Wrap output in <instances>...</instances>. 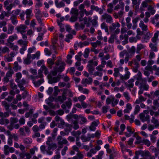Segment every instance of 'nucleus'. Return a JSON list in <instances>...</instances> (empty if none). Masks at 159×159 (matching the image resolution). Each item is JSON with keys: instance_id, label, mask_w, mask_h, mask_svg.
<instances>
[{"instance_id": "obj_1", "label": "nucleus", "mask_w": 159, "mask_h": 159, "mask_svg": "<svg viewBox=\"0 0 159 159\" xmlns=\"http://www.w3.org/2000/svg\"><path fill=\"white\" fill-rule=\"evenodd\" d=\"M65 64L64 62H61L59 60L57 61L55 65L53 66L52 73L53 75H56L58 72H61L64 70Z\"/></svg>"}, {"instance_id": "obj_54", "label": "nucleus", "mask_w": 159, "mask_h": 159, "mask_svg": "<svg viewBox=\"0 0 159 159\" xmlns=\"http://www.w3.org/2000/svg\"><path fill=\"white\" fill-rule=\"evenodd\" d=\"M2 105L4 107L6 111H8L9 108V105L7 103L6 101H3L2 102Z\"/></svg>"}, {"instance_id": "obj_14", "label": "nucleus", "mask_w": 159, "mask_h": 159, "mask_svg": "<svg viewBox=\"0 0 159 159\" xmlns=\"http://www.w3.org/2000/svg\"><path fill=\"white\" fill-rule=\"evenodd\" d=\"M126 130L127 132H125V134L127 137H130L134 133V131L132 130L131 127L129 126H127Z\"/></svg>"}, {"instance_id": "obj_15", "label": "nucleus", "mask_w": 159, "mask_h": 159, "mask_svg": "<svg viewBox=\"0 0 159 159\" xmlns=\"http://www.w3.org/2000/svg\"><path fill=\"white\" fill-rule=\"evenodd\" d=\"M24 63L26 65L30 64L32 61L31 55L29 54H27L26 58H24Z\"/></svg>"}, {"instance_id": "obj_61", "label": "nucleus", "mask_w": 159, "mask_h": 159, "mask_svg": "<svg viewBox=\"0 0 159 159\" xmlns=\"http://www.w3.org/2000/svg\"><path fill=\"white\" fill-rule=\"evenodd\" d=\"M71 12L73 15H75L78 16V10L75 9L73 8L72 9Z\"/></svg>"}, {"instance_id": "obj_51", "label": "nucleus", "mask_w": 159, "mask_h": 159, "mask_svg": "<svg viewBox=\"0 0 159 159\" xmlns=\"http://www.w3.org/2000/svg\"><path fill=\"white\" fill-rule=\"evenodd\" d=\"M125 125L123 124H122L120 126V129L121 130L119 132V134L120 135H122L123 134V131H124L125 129Z\"/></svg>"}, {"instance_id": "obj_49", "label": "nucleus", "mask_w": 159, "mask_h": 159, "mask_svg": "<svg viewBox=\"0 0 159 159\" xmlns=\"http://www.w3.org/2000/svg\"><path fill=\"white\" fill-rule=\"evenodd\" d=\"M142 144H145L147 145L148 147H149L151 145V142L147 139H143Z\"/></svg>"}, {"instance_id": "obj_6", "label": "nucleus", "mask_w": 159, "mask_h": 159, "mask_svg": "<svg viewBox=\"0 0 159 159\" xmlns=\"http://www.w3.org/2000/svg\"><path fill=\"white\" fill-rule=\"evenodd\" d=\"M55 120L57 122H59L58 123V126L60 128H65V126L66 124V123H65L64 120L61 118L59 117V116H57L55 118Z\"/></svg>"}, {"instance_id": "obj_56", "label": "nucleus", "mask_w": 159, "mask_h": 159, "mask_svg": "<svg viewBox=\"0 0 159 159\" xmlns=\"http://www.w3.org/2000/svg\"><path fill=\"white\" fill-rule=\"evenodd\" d=\"M101 28L102 29L105 30V31L106 32H108V27L106 24L105 23H102L101 25Z\"/></svg>"}, {"instance_id": "obj_32", "label": "nucleus", "mask_w": 159, "mask_h": 159, "mask_svg": "<svg viewBox=\"0 0 159 159\" xmlns=\"http://www.w3.org/2000/svg\"><path fill=\"white\" fill-rule=\"evenodd\" d=\"M72 125L69 124L68 123H66L65 126V131L66 132L70 131L72 129Z\"/></svg>"}, {"instance_id": "obj_19", "label": "nucleus", "mask_w": 159, "mask_h": 159, "mask_svg": "<svg viewBox=\"0 0 159 159\" xmlns=\"http://www.w3.org/2000/svg\"><path fill=\"white\" fill-rule=\"evenodd\" d=\"M55 4L56 7L57 8H61L65 6V4L63 2H58L57 0L55 1Z\"/></svg>"}, {"instance_id": "obj_53", "label": "nucleus", "mask_w": 159, "mask_h": 159, "mask_svg": "<svg viewBox=\"0 0 159 159\" xmlns=\"http://www.w3.org/2000/svg\"><path fill=\"white\" fill-rule=\"evenodd\" d=\"M38 75L37 76H34L36 78H41L43 76V75L42 74L43 71L41 69V68L40 69L38 70Z\"/></svg>"}, {"instance_id": "obj_60", "label": "nucleus", "mask_w": 159, "mask_h": 159, "mask_svg": "<svg viewBox=\"0 0 159 159\" xmlns=\"http://www.w3.org/2000/svg\"><path fill=\"white\" fill-rule=\"evenodd\" d=\"M100 44L101 42L98 40L97 41L95 42L92 43H91L92 46L94 48H96L98 46L100 45Z\"/></svg>"}, {"instance_id": "obj_40", "label": "nucleus", "mask_w": 159, "mask_h": 159, "mask_svg": "<svg viewBox=\"0 0 159 159\" xmlns=\"http://www.w3.org/2000/svg\"><path fill=\"white\" fill-rule=\"evenodd\" d=\"M153 106L152 107V108L156 110L157 108L159 107L158 101L157 100H154L153 102Z\"/></svg>"}, {"instance_id": "obj_9", "label": "nucleus", "mask_w": 159, "mask_h": 159, "mask_svg": "<svg viewBox=\"0 0 159 159\" xmlns=\"http://www.w3.org/2000/svg\"><path fill=\"white\" fill-rule=\"evenodd\" d=\"M93 79L91 77L83 79L81 81V83L83 86L86 87L87 84H89L92 83Z\"/></svg>"}, {"instance_id": "obj_63", "label": "nucleus", "mask_w": 159, "mask_h": 159, "mask_svg": "<svg viewBox=\"0 0 159 159\" xmlns=\"http://www.w3.org/2000/svg\"><path fill=\"white\" fill-rule=\"evenodd\" d=\"M123 94L126 100L129 101L130 99L129 93L127 92H125L123 93Z\"/></svg>"}, {"instance_id": "obj_10", "label": "nucleus", "mask_w": 159, "mask_h": 159, "mask_svg": "<svg viewBox=\"0 0 159 159\" xmlns=\"http://www.w3.org/2000/svg\"><path fill=\"white\" fill-rule=\"evenodd\" d=\"M27 26L24 25H21L19 26L16 27L18 32H20L21 34H23L25 32Z\"/></svg>"}, {"instance_id": "obj_27", "label": "nucleus", "mask_w": 159, "mask_h": 159, "mask_svg": "<svg viewBox=\"0 0 159 159\" xmlns=\"http://www.w3.org/2000/svg\"><path fill=\"white\" fill-rule=\"evenodd\" d=\"M8 30L7 34H11L12 33L14 27L11 24H9L8 25Z\"/></svg>"}, {"instance_id": "obj_30", "label": "nucleus", "mask_w": 159, "mask_h": 159, "mask_svg": "<svg viewBox=\"0 0 159 159\" xmlns=\"http://www.w3.org/2000/svg\"><path fill=\"white\" fill-rule=\"evenodd\" d=\"M98 20V17L97 16H93V19L92 20L91 22L92 25L94 26H96L98 25V22L97 20Z\"/></svg>"}, {"instance_id": "obj_5", "label": "nucleus", "mask_w": 159, "mask_h": 159, "mask_svg": "<svg viewBox=\"0 0 159 159\" xmlns=\"http://www.w3.org/2000/svg\"><path fill=\"white\" fill-rule=\"evenodd\" d=\"M67 92L66 90L63 91L61 96H58L57 98L55 99V101L56 102H59L61 103H62L66 98Z\"/></svg>"}, {"instance_id": "obj_50", "label": "nucleus", "mask_w": 159, "mask_h": 159, "mask_svg": "<svg viewBox=\"0 0 159 159\" xmlns=\"http://www.w3.org/2000/svg\"><path fill=\"white\" fill-rule=\"evenodd\" d=\"M116 37V35L115 34H112L108 40V42L109 43H113L114 41V39Z\"/></svg>"}, {"instance_id": "obj_31", "label": "nucleus", "mask_w": 159, "mask_h": 159, "mask_svg": "<svg viewBox=\"0 0 159 159\" xmlns=\"http://www.w3.org/2000/svg\"><path fill=\"white\" fill-rule=\"evenodd\" d=\"M140 154V153L139 152ZM141 156L142 157H150L151 154L148 151H145L144 152H142L141 153Z\"/></svg>"}, {"instance_id": "obj_39", "label": "nucleus", "mask_w": 159, "mask_h": 159, "mask_svg": "<svg viewBox=\"0 0 159 159\" xmlns=\"http://www.w3.org/2000/svg\"><path fill=\"white\" fill-rule=\"evenodd\" d=\"M78 123V122L77 120H74L72 121L71 125L76 130L79 129V126Z\"/></svg>"}, {"instance_id": "obj_7", "label": "nucleus", "mask_w": 159, "mask_h": 159, "mask_svg": "<svg viewBox=\"0 0 159 159\" xmlns=\"http://www.w3.org/2000/svg\"><path fill=\"white\" fill-rule=\"evenodd\" d=\"M102 20H106V22L111 23L113 22L112 18L111 16L109 14L105 13L102 16Z\"/></svg>"}, {"instance_id": "obj_28", "label": "nucleus", "mask_w": 159, "mask_h": 159, "mask_svg": "<svg viewBox=\"0 0 159 159\" xmlns=\"http://www.w3.org/2000/svg\"><path fill=\"white\" fill-rule=\"evenodd\" d=\"M120 26V24L118 22L113 23L111 24V26H110V28L111 30H115L116 27L119 28Z\"/></svg>"}, {"instance_id": "obj_33", "label": "nucleus", "mask_w": 159, "mask_h": 159, "mask_svg": "<svg viewBox=\"0 0 159 159\" xmlns=\"http://www.w3.org/2000/svg\"><path fill=\"white\" fill-rule=\"evenodd\" d=\"M148 2H146L145 1H143L141 5V7L140 8V10L141 11H143L144 10L143 8L147 7L148 6Z\"/></svg>"}, {"instance_id": "obj_64", "label": "nucleus", "mask_w": 159, "mask_h": 159, "mask_svg": "<svg viewBox=\"0 0 159 159\" xmlns=\"http://www.w3.org/2000/svg\"><path fill=\"white\" fill-rule=\"evenodd\" d=\"M140 108L139 105H136V106L135 109L134 111V115H136L138 113L139 111Z\"/></svg>"}, {"instance_id": "obj_57", "label": "nucleus", "mask_w": 159, "mask_h": 159, "mask_svg": "<svg viewBox=\"0 0 159 159\" xmlns=\"http://www.w3.org/2000/svg\"><path fill=\"white\" fill-rule=\"evenodd\" d=\"M18 43L21 45H23V46H27V43L25 41H24L22 39H20L17 41Z\"/></svg>"}, {"instance_id": "obj_59", "label": "nucleus", "mask_w": 159, "mask_h": 159, "mask_svg": "<svg viewBox=\"0 0 159 159\" xmlns=\"http://www.w3.org/2000/svg\"><path fill=\"white\" fill-rule=\"evenodd\" d=\"M18 121V120L17 118L11 117L10 119V123L13 124L17 123Z\"/></svg>"}, {"instance_id": "obj_16", "label": "nucleus", "mask_w": 159, "mask_h": 159, "mask_svg": "<svg viewBox=\"0 0 159 159\" xmlns=\"http://www.w3.org/2000/svg\"><path fill=\"white\" fill-rule=\"evenodd\" d=\"M99 123V121L97 120V121H94L93 122L91 125L89 127L90 130L92 131H95V130L96 127Z\"/></svg>"}, {"instance_id": "obj_62", "label": "nucleus", "mask_w": 159, "mask_h": 159, "mask_svg": "<svg viewBox=\"0 0 159 159\" xmlns=\"http://www.w3.org/2000/svg\"><path fill=\"white\" fill-rule=\"evenodd\" d=\"M14 73L12 69L9 70L6 73V75L7 77H11L12 75Z\"/></svg>"}, {"instance_id": "obj_17", "label": "nucleus", "mask_w": 159, "mask_h": 159, "mask_svg": "<svg viewBox=\"0 0 159 159\" xmlns=\"http://www.w3.org/2000/svg\"><path fill=\"white\" fill-rule=\"evenodd\" d=\"M130 73L129 71H127L125 72V74L124 75H120V78L122 80H127L130 77Z\"/></svg>"}, {"instance_id": "obj_55", "label": "nucleus", "mask_w": 159, "mask_h": 159, "mask_svg": "<svg viewBox=\"0 0 159 159\" xmlns=\"http://www.w3.org/2000/svg\"><path fill=\"white\" fill-rule=\"evenodd\" d=\"M89 53V49L88 48H86L84 51V57L85 58L88 57Z\"/></svg>"}, {"instance_id": "obj_22", "label": "nucleus", "mask_w": 159, "mask_h": 159, "mask_svg": "<svg viewBox=\"0 0 159 159\" xmlns=\"http://www.w3.org/2000/svg\"><path fill=\"white\" fill-rule=\"evenodd\" d=\"M84 25L82 23L80 24L78 23H76L75 25V27L76 30H80V29H83L84 27Z\"/></svg>"}, {"instance_id": "obj_58", "label": "nucleus", "mask_w": 159, "mask_h": 159, "mask_svg": "<svg viewBox=\"0 0 159 159\" xmlns=\"http://www.w3.org/2000/svg\"><path fill=\"white\" fill-rule=\"evenodd\" d=\"M54 98H48V100L46 99L45 100V102L49 106H50L51 107H53L52 106V103L51 102H49V101H52L53 100Z\"/></svg>"}, {"instance_id": "obj_8", "label": "nucleus", "mask_w": 159, "mask_h": 159, "mask_svg": "<svg viewBox=\"0 0 159 159\" xmlns=\"http://www.w3.org/2000/svg\"><path fill=\"white\" fill-rule=\"evenodd\" d=\"M13 1V0H7L5 1L4 3V6L6 9L8 11H10L14 6L13 4L9 3Z\"/></svg>"}, {"instance_id": "obj_23", "label": "nucleus", "mask_w": 159, "mask_h": 159, "mask_svg": "<svg viewBox=\"0 0 159 159\" xmlns=\"http://www.w3.org/2000/svg\"><path fill=\"white\" fill-rule=\"evenodd\" d=\"M32 142V140L30 138H27L24 139L23 142L26 145L28 146Z\"/></svg>"}, {"instance_id": "obj_26", "label": "nucleus", "mask_w": 159, "mask_h": 159, "mask_svg": "<svg viewBox=\"0 0 159 159\" xmlns=\"http://www.w3.org/2000/svg\"><path fill=\"white\" fill-rule=\"evenodd\" d=\"M32 11V9H27L25 12V13L26 15V18L27 19H30L32 16L31 14Z\"/></svg>"}, {"instance_id": "obj_34", "label": "nucleus", "mask_w": 159, "mask_h": 159, "mask_svg": "<svg viewBox=\"0 0 159 159\" xmlns=\"http://www.w3.org/2000/svg\"><path fill=\"white\" fill-rule=\"evenodd\" d=\"M9 122V121L7 119L2 118L0 119V124L2 125H7Z\"/></svg>"}, {"instance_id": "obj_36", "label": "nucleus", "mask_w": 159, "mask_h": 159, "mask_svg": "<svg viewBox=\"0 0 159 159\" xmlns=\"http://www.w3.org/2000/svg\"><path fill=\"white\" fill-rule=\"evenodd\" d=\"M134 80L133 79H131L128 80V84L127 85V86L130 88H132L134 86Z\"/></svg>"}, {"instance_id": "obj_3", "label": "nucleus", "mask_w": 159, "mask_h": 159, "mask_svg": "<svg viewBox=\"0 0 159 159\" xmlns=\"http://www.w3.org/2000/svg\"><path fill=\"white\" fill-rule=\"evenodd\" d=\"M98 64L96 61H94L91 60L89 61L88 64L87 66L88 70L91 75H93L95 70V66Z\"/></svg>"}, {"instance_id": "obj_42", "label": "nucleus", "mask_w": 159, "mask_h": 159, "mask_svg": "<svg viewBox=\"0 0 159 159\" xmlns=\"http://www.w3.org/2000/svg\"><path fill=\"white\" fill-rule=\"evenodd\" d=\"M41 68L42 71H43L44 74L45 75H47L48 73V70L46 66L44 65H43Z\"/></svg>"}, {"instance_id": "obj_48", "label": "nucleus", "mask_w": 159, "mask_h": 159, "mask_svg": "<svg viewBox=\"0 0 159 159\" xmlns=\"http://www.w3.org/2000/svg\"><path fill=\"white\" fill-rule=\"evenodd\" d=\"M4 154L6 155H8L9 154V150H8V149L9 148V146L7 145H4Z\"/></svg>"}, {"instance_id": "obj_18", "label": "nucleus", "mask_w": 159, "mask_h": 159, "mask_svg": "<svg viewBox=\"0 0 159 159\" xmlns=\"http://www.w3.org/2000/svg\"><path fill=\"white\" fill-rule=\"evenodd\" d=\"M139 26L143 31H147L148 30V26L144 24V22L142 20H141L139 24Z\"/></svg>"}, {"instance_id": "obj_44", "label": "nucleus", "mask_w": 159, "mask_h": 159, "mask_svg": "<svg viewBox=\"0 0 159 159\" xmlns=\"http://www.w3.org/2000/svg\"><path fill=\"white\" fill-rule=\"evenodd\" d=\"M152 123L154 124L156 127L158 126L159 125V122L158 120L155 118L152 117L151 120Z\"/></svg>"}, {"instance_id": "obj_45", "label": "nucleus", "mask_w": 159, "mask_h": 159, "mask_svg": "<svg viewBox=\"0 0 159 159\" xmlns=\"http://www.w3.org/2000/svg\"><path fill=\"white\" fill-rule=\"evenodd\" d=\"M114 72L113 74V75L115 77H117L118 75L120 76V75H121L119 72V70L118 68H115L114 69Z\"/></svg>"}, {"instance_id": "obj_13", "label": "nucleus", "mask_w": 159, "mask_h": 159, "mask_svg": "<svg viewBox=\"0 0 159 159\" xmlns=\"http://www.w3.org/2000/svg\"><path fill=\"white\" fill-rule=\"evenodd\" d=\"M37 78H35L34 77H32V79L33 81V83L35 85V86L37 87L39 86L44 82V80L43 79H42L40 80H39L38 81H35V80Z\"/></svg>"}, {"instance_id": "obj_12", "label": "nucleus", "mask_w": 159, "mask_h": 159, "mask_svg": "<svg viewBox=\"0 0 159 159\" xmlns=\"http://www.w3.org/2000/svg\"><path fill=\"white\" fill-rule=\"evenodd\" d=\"M18 37L16 34H14L10 36L7 39V42L9 45L13 44L12 42L15 40L17 39Z\"/></svg>"}, {"instance_id": "obj_20", "label": "nucleus", "mask_w": 159, "mask_h": 159, "mask_svg": "<svg viewBox=\"0 0 159 159\" xmlns=\"http://www.w3.org/2000/svg\"><path fill=\"white\" fill-rule=\"evenodd\" d=\"M154 62L152 60L150 59L148 61V65L146 67V70L151 71L152 70V65L153 64Z\"/></svg>"}, {"instance_id": "obj_41", "label": "nucleus", "mask_w": 159, "mask_h": 159, "mask_svg": "<svg viewBox=\"0 0 159 159\" xmlns=\"http://www.w3.org/2000/svg\"><path fill=\"white\" fill-rule=\"evenodd\" d=\"M103 75V73L102 72L100 71H97L94 72L93 75V76L95 77L97 76H98L101 78L99 80L101 79Z\"/></svg>"}, {"instance_id": "obj_2", "label": "nucleus", "mask_w": 159, "mask_h": 159, "mask_svg": "<svg viewBox=\"0 0 159 159\" xmlns=\"http://www.w3.org/2000/svg\"><path fill=\"white\" fill-rule=\"evenodd\" d=\"M47 145V146H41L40 149L43 154L51 155L53 153L52 151L57 148V145L56 143H52L51 145Z\"/></svg>"}, {"instance_id": "obj_38", "label": "nucleus", "mask_w": 159, "mask_h": 159, "mask_svg": "<svg viewBox=\"0 0 159 159\" xmlns=\"http://www.w3.org/2000/svg\"><path fill=\"white\" fill-rule=\"evenodd\" d=\"M121 151L123 153H124L125 152H128L129 155L131 156L132 155V152L130 149L126 148L125 146L121 149Z\"/></svg>"}, {"instance_id": "obj_24", "label": "nucleus", "mask_w": 159, "mask_h": 159, "mask_svg": "<svg viewBox=\"0 0 159 159\" xmlns=\"http://www.w3.org/2000/svg\"><path fill=\"white\" fill-rule=\"evenodd\" d=\"M9 52V49L7 47L5 46L0 47V52L2 54L8 53Z\"/></svg>"}, {"instance_id": "obj_35", "label": "nucleus", "mask_w": 159, "mask_h": 159, "mask_svg": "<svg viewBox=\"0 0 159 159\" xmlns=\"http://www.w3.org/2000/svg\"><path fill=\"white\" fill-rule=\"evenodd\" d=\"M10 19L11 20V23L14 25L18 23V20H17L16 16L13 15L11 16Z\"/></svg>"}, {"instance_id": "obj_46", "label": "nucleus", "mask_w": 159, "mask_h": 159, "mask_svg": "<svg viewBox=\"0 0 159 159\" xmlns=\"http://www.w3.org/2000/svg\"><path fill=\"white\" fill-rule=\"evenodd\" d=\"M119 100L118 99H116L114 97L112 96V101L111 102V105L112 107H114L118 103Z\"/></svg>"}, {"instance_id": "obj_29", "label": "nucleus", "mask_w": 159, "mask_h": 159, "mask_svg": "<svg viewBox=\"0 0 159 159\" xmlns=\"http://www.w3.org/2000/svg\"><path fill=\"white\" fill-rule=\"evenodd\" d=\"M145 48V46L142 44H139L137 45L136 52L139 53L140 50Z\"/></svg>"}, {"instance_id": "obj_21", "label": "nucleus", "mask_w": 159, "mask_h": 159, "mask_svg": "<svg viewBox=\"0 0 159 159\" xmlns=\"http://www.w3.org/2000/svg\"><path fill=\"white\" fill-rule=\"evenodd\" d=\"M59 80L60 78L58 77L50 78L49 79V83L51 84L56 83L59 81Z\"/></svg>"}, {"instance_id": "obj_47", "label": "nucleus", "mask_w": 159, "mask_h": 159, "mask_svg": "<svg viewBox=\"0 0 159 159\" xmlns=\"http://www.w3.org/2000/svg\"><path fill=\"white\" fill-rule=\"evenodd\" d=\"M8 46L10 47L12 49L15 51H16L18 50L19 48L17 45H14V43L11 44L10 45H8Z\"/></svg>"}, {"instance_id": "obj_37", "label": "nucleus", "mask_w": 159, "mask_h": 159, "mask_svg": "<svg viewBox=\"0 0 159 159\" xmlns=\"http://www.w3.org/2000/svg\"><path fill=\"white\" fill-rule=\"evenodd\" d=\"M156 45L157 44H153L152 43H151L149 44V47L152 50L155 52H157L158 50Z\"/></svg>"}, {"instance_id": "obj_11", "label": "nucleus", "mask_w": 159, "mask_h": 159, "mask_svg": "<svg viewBox=\"0 0 159 159\" xmlns=\"http://www.w3.org/2000/svg\"><path fill=\"white\" fill-rule=\"evenodd\" d=\"M72 105V100L71 99L69 98L67 101L65 103L63 104L61 107L64 109H65L67 107L70 108Z\"/></svg>"}, {"instance_id": "obj_52", "label": "nucleus", "mask_w": 159, "mask_h": 159, "mask_svg": "<svg viewBox=\"0 0 159 159\" xmlns=\"http://www.w3.org/2000/svg\"><path fill=\"white\" fill-rule=\"evenodd\" d=\"M139 86H141L142 87V89H143V90L147 91L148 90L149 88V86L147 84H140L139 85Z\"/></svg>"}, {"instance_id": "obj_4", "label": "nucleus", "mask_w": 159, "mask_h": 159, "mask_svg": "<svg viewBox=\"0 0 159 159\" xmlns=\"http://www.w3.org/2000/svg\"><path fill=\"white\" fill-rule=\"evenodd\" d=\"M58 147L61 148L63 147V144H67L68 143L67 140L64 137H62L61 135H58L57 139Z\"/></svg>"}, {"instance_id": "obj_43", "label": "nucleus", "mask_w": 159, "mask_h": 159, "mask_svg": "<svg viewBox=\"0 0 159 159\" xmlns=\"http://www.w3.org/2000/svg\"><path fill=\"white\" fill-rule=\"evenodd\" d=\"M4 60L6 62H9L12 61H13V58L9 55H8L4 57Z\"/></svg>"}, {"instance_id": "obj_25", "label": "nucleus", "mask_w": 159, "mask_h": 159, "mask_svg": "<svg viewBox=\"0 0 159 159\" xmlns=\"http://www.w3.org/2000/svg\"><path fill=\"white\" fill-rule=\"evenodd\" d=\"M54 61L52 59L48 58L47 60V62L48 64L49 67L51 69L53 68V65L54 64Z\"/></svg>"}]
</instances>
